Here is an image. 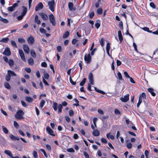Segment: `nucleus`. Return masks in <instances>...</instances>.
<instances>
[{
  "mask_svg": "<svg viewBox=\"0 0 158 158\" xmlns=\"http://www.w3.org/2000/svg\"><path fill=\"white\" fill-rule=\"evenodd\" d=\"M18 4L17 3H15L13 4L12 6H10L8 8V10L10 11H13L15 10V7H17Z\"/></svg>",
  "mask_w": 158,
  "mask_h": 158,
  "instance_id": "nucleus-5",
  "label": "nucleus"
},
{
  "mask_svg": "<svg viewBox=\"0 0 158 158\" xmlns=\"http://www.w3.org/2000/svg\"><path fill=\"white\" fill-rule=\"evenodd\" d=\"M57 104L55 102H54L53 105V108L55 111H56L57 110Z\"/></svg>",
  "mask_w": 158,
  "mask_h": 158,
  "instance_id": "nucleus-32",
  "label": "nucleus"
},
{
  "mask_svg": "<svg viewBox=\"0 0 158 158\" xmlns=\"http://www.w3.org/2000/svg\"><path fill=\"white\" fill-rule=\"evenodd\" d=\"M63 108L62 105L61 104H59L58 106V113H61L62 112V109Z\"/></svg>",
  "mask_w": 158,
  "mask_h": 158,
  "instance_id": "nucleus-25",
  "label": "nucleus"
},
{
  "mask_svg": "<svg viewBox=\"0 0 158 158\" xmlns=\"http://www.w3.org/2000/svg\"><path fill=\"white\" fill-rule=\"evenodd\" d=\"M118 35L119 40H120V42H121L123 40V37L122 35L121 32L120 31H118Z\"/></svg>",
  "mask_w": 158,
  "mask_h": 158,
  "instance_id": "nucleus-16",
  "label": "nucleus"
},
{
  "mask_svg": "<svg viewBox=\"0 0 158 158\" xmlns=\"http://www.w3.org/2000/svg\"><path fill=\"white\" fill-rule=\"evenodd\" d=\"M18 41L21 43H24L25 42V40L23 38H19L18 39Z\"/></svg>",
  "mask_w": 158,
  "mask_h": 158,
  "instance_id": "nucleus-39",
  "label": "nucleus"
},
{
  "mask_svg": "<svg viewBox=\"0 0 158 158\" xmlns=\"http://www.w3.org/2000/svg\"><path fill=\"white\" fill-rule=\"evenodd\" d=\"M5 87L8 89H10L11 87L10 84L7 82H6L4 84Z\"/></svg>",
  "mask_w": 158,
  "mask_h": 158,
  "instance_id": "nucleus-27",
  "label": "nucleus"
},
{
  "mask_svg": "<svg viewBox=\"0 0 158 158\" xmlns=\"http://www.w3.org/2000/svg\"><path fill=\"white\" fill-rule=\"evenodd\" d=\"M24 15H23L22 14L21 15L18 16L17 17V19L18 20H21L23 18V16Z\"/></svg>",
  "mask_w": 158,
  "mask_h": 158,
  "instance_id": "nucleus-59",
  "label": "nucleus"
},
{
  "mask_svg": "<svg viewBox=\"0 0 158 158\" xmlns=\"http://www.w3.org/2000/svg\"><path fill=\"white\" fill-rule=\"evenodd\" d=\"M102 9L101 8H99L97 10V13L98 14L101 15L102 13Z\"/></svg>",
  "mask_w": 158,
  "mask_h": 158,
  "instance_id": "nucleus-48",
  "label": "nucleus"
},
{
  "mask_svg": "<svg viewBox=\"0 0 158 158\" xmlns=\"http://www.w3.org/2000/svg\"><path fill=\"white\" fill-rule=\"evenodd\" d=\"M22 7L23 9V11L22 14L23 15H25L27 13V8L24 6H23Z\"/></svg>",
  "mask_w": 158,
  "mask_h": 158,
  "instance_id": "nucleus-33",
  "label": "nucleus"
},
{
  "mask_svg": "<svg viewBox=\"0 0 158 158\" xmlns=\"http://www.w3.org/2000/svg\"><path fill=\"white\" fill-rule=\"evenodd\" d=\"M148 91L153 96H155L156 95L155 93L154 92V89L152 88H149L148 89Z\"/></svg>",
  "mask_w": 158,
  "mask_h": 158,
  "instance_id": "nucleus-15",
  "label": "nucleus"
},
{
  "mask_svg": "<svg viewBox=\"0 0 158 158\" xmlns=\"http://www.w3.org/2000/svg\"><path fill=\"white\" fill-rule=\"evenodd\" d=\"M28 43L31 44H33L35 42V40L33 37L32 35H30L27 39Z\"/></svg>",
  "mask_w": 158,
  "mask_h": 158,
  "instance_id": "nucleus-8",
  "label": "nucleus"
},
{
  "mask_svg": "<svg viewBox=\"0 0 158 158\" xmlns=\"http://www.w3.org/2000/svg\"><path fill=\"white\" fill-rule=\"evenodd\" d=\"M2 129H3V132L5 134H7L8 132V131L7 129L4 126L2 127Z\"/></svg>",
  "mask_w": 158,
  "mask_h": 158,
  "instance_id": "nucleus-36",
  "label": "nucleus"
},
{
  "mask_svg": "<svg viewBox=\"0 0 158 158\" xmlns=\"http://www.w3.org/2000/svg\"><path fill=\"white\" fill-rule=\"evenodd\" d=\"M69 35V32L68 31H67L63 35V38H66L68 37Z\"/></svg>",
  "mask_w": 158,
  "mask_h": 158,
  "instance_id": "nucleus-30",
  "label": "nucleus"
},
{
  "mask_svg": "<svg viewBox=\"0 0 158 158\" xmlns=\"http://www.w3.org/2000/svg\"><path fill=\"white\" fill-rule=\"evenodd\" d=\"M9 40V38L8 37H6V38H4L0 40V42L4 43H6Z\"/></svg>",
  "mask_w": 158,
  "mask_h": 158,
  "instance_id": "nucleus-23",
  "label": "nucleus"
},
{
  "mask_svg": "<svg viewBox=\"0 0 158 158\" xmlns=\"http://www.w3.org/2000/svg\"><path fill=\"white\" fill-rule=\"evenodd\" d=\"M33 156L35 158H36L38 157V154L37 152L35 151H33Z\"/></svg>",
  "mask_w": 158,
  "mask_h": 158,
  "instance_id": "nucleus-53",
  "label": "nucleus"
},
{
  "mask_svg": "<svg viewBox=\"0 0 158 158\" xmlns=\"http://www.w3.org/2000/svg\"><path fill=\"white\" fill-rule=\"evenodd\" d=\"M0 21L3 22L4 23H7L9 22V21L8 20H7L6 19H4L3 18H2L1 19V20Z\"/></svg>",
  "mask_w": 158,
  "mask_h": 158,
  "instance_id": "nucleus-40",
  "label": "nucleus"
},
{
  "mask_svg": "<svg viewBox=\"0 0 158 158\" xmlns=\"http://www.w3.org/2000/svg\"><path fill=\"white\" fill-rule=\"evenodd\" d=\"M41 65L42 67H46L47 66V63L45 62H43L41 63Z\"/></svg>",
  "mask_w": 158,
  "mask_h": 158,
  "instance_id": "nucleus-56",
  "label": "nucleus"
},
{
  "mask_svg": "<svg viewBox=\"0 0 158 158\" xmlns=\"http://www.w3.org/2000/svg\"><path fill=\"white\" fill-rule=\"evenodd\" d=\"M35 21L38 24H40L41 23L40 20L38 19V17L37 15H36L35 17Z\"/></svg>",
  "mask_w": 158,
  "mask_h": 158,
  "instance_id": "nucleus-20",
  "label": "nucleus"
},
{
  "mask_svg": "<svg viewBox=\"0 0 158 158\" xmlns=\"http://www.w3.org/2000/svg\"><path fill=\"white\" fill-rule=\"evenodd\" d=\"M28 63L30 65H32L33 64V60L32 58H31L28 59Z\"/></svg>",
  "mask_w": 158,
  "mask_h": 158,
  "instance_id": "nucleus-35",
  "label": "nucleus"
},
{
  "mask_svg": "<svg viewBox=\"0 0 158 158\" xmlns=\"http://www.w3.org/2000/svg\"><path fill=\"white\" fill-rule=\"evenodd\" d=\"M11 45L14 47L15 48H17V44L14 41L11 40Z\"/></svg>",
  "mask_w": 158,
  "mask_h": 158,
  "instance_id": "nucleus-42",
  "label": "nucleus"
},
{
  "mask_svg": "<svg viewBox=\"0 0 158 158\" xmlns=\"http://www.w3.org/2000/svg\"><path fill=\"white\" fill-rule=\"evenodd\" d=\"M124 75L127 78H130V76H129V75L128 74L127 72L126 71H125L124 72Z\"/></svg>",
  "mask_w": 158,
  "mask_h": 158,
  "instance_id": "nucleus-57",
  "label": "nucleus"
},
{
  "mask_svg": "<svg viewBox=\"0 0 158 158\" xmlns=\"http://www.w3.org/2000/svg\"><path fill=\"white\" fill-rule=\"evenodd\" d=\"M8 63L9 64V65L10 67H12L14 64V62L13 60L12 59H10L9 60Z\"/></svg>",
  "mask_w": 158,
  "mask_h": 158,
  "instance_id": "nucleus-29",
  "label": "nucleus"
},
{
  "mask_svg": "<svg viewBox=\"0 0 158 158\" xmlns=\"http://www.w3.org/2000/svg\"><path fill=\"white\" fill-rule=\"evenodd\" d=\"M44 77L47 79H48L49 77V74L47 73H45L44 75Z\"/></svg>",
  "mask_w": 158,
  "mask_h": 158,
  "instance_id": "nucleus-51",
  "label": "nucleus"
},
{
  "mask_svg": "<svg viewBox=\"0 0 158 158\" xmlns=\"http://www.w3.org/2000/svg\"><path fill=\"white\" fill-rule=\"evenodd\" d=\"M24 114V113L22 110H19L17 111L15 115V117L17 119L20 120L24 118L23 117Z\"/></svg>",
  "mask_w": 158,
  "mask_h": 158,
  "instance_id": "nucleus-1",
  "label": "nucleus"
},
{
  "mask_svg": "<svg viewBox=\"0 0 158 158\" xmlns=\"http://www.w3.org/2000/svg\"><path fill=\"white\" fill-rule=\"evenodd\" d=\"M43 6V5L41 2L39 3L35 7V10L37 11L40 9H42Z\"/></svg>",
  "mask_w": 158,
  "mask_h": 158,
  "instance_id": "nucleus-10",
  "label": "nucleus"
},
{
  "mask_svg": "<svg viewBox=\"0 0 158 158\" xmlns=\"http://www.w3.org/2000/svg\"><path fill=\"white\" fill-rule=\"evenodd\" d=\"M10 52L9 48H6L3 53V54L8 56L10 55Z\"/></svg>",
  "mask_w": 158,
  "mask_h": 158,
  "instance_id": "nucleus-12",
  "label": "nucleus"
},
{
  "mask_svg": "<svg viewBox=\"0 0 158 158\" xmlns=\"http://www.w3.org/2000/svg\"><path fill=\"white\" fill-rule=\"evenodd\" d=\"M10 76L7 73L6 76V80L7 81H9L10 80Z\"/></svg>",
  "mask_w": 158,
  "mask_h": 158,
  "instance_id": "nucleus-37",
  "label": "nucleus"
},
{
  "mask_svg": "<svg viewBox=\"0 0 158 158\" xmlns=\"http://www.w3.org/2000/svg\"><path fill=\"white\" fill-rule=\"evenodd\" d=\"M150 5L151 7L153 8H156L155 5L153 2H151L150 4Z\"/></svg>",
  "mask_w": 158,
  "mask_h": 158,
  "instance_id": "nucleus-62",
  "label": "nucleus"
},
{
  "mask_svg": "<svg viewBox=\"0 0 158 158\" xmlns=\"http://www.w3.org/2000/svg\"><path fill=\"white\" fill-rule=\"evenodd\" d=\"M7 73L10 75V76H16V74L13 71L9 70L8 71Z\"/></svg>",
  "mask_w": 158,
  "mask_h": 158,
  "instance_id": "nucleus-18",
  "label": "nucleus"
},
{
  "mask_svg": "<svg viewBox=\"0 0 158 158\" xmlns=\"http://www.w3.org/2000/svg\"><path fill=\"white\" fill-rule=\"evenodd\" d=\"M129 94H127L125 95L123 97H121L120 98V100L124 102H127L129 99Z\"/></svg>",
  "mask_w": 158,
  "mask_h": 158,
  "instance_id": "nucleus-4",
  "label": "nucleus"
},
{
  "mask_svg": "<svg viewBox=\"0 0 158 158\" xmlns=\"http://www.w3.org/2000/svg\"><path fill=\"white\" fill-rule=\"evenodd\" d=\"M127 146L129 149H131L132 147V144L131 143H127Z\"/></svg>",
  "mask_w": 158,
  "mask_h": 158,
  "instance_id": "nucleus-45",
  "label": "nucleus"
},
{
  "mask_svg": "<svg viewBox=\"0 0 158 158\" xmlns=\"http://www.w3.org/2000/svg\"><path fill=\"white\" fill-rule=\"evenodd\" d=\"M40 31L41 33H45L46 31V30L43 28H40Z\"/></svg>",
  "mask_w": 158,
  "mask_h": 158,
  "instance_id": "nucleus-58",
  "label": "nucleus"
},
{
  "mask_svg": "<svg viewBox=\"0 0 158 158\" xmlns=\"http://www.w3.org/2000/svg\"><path fill=\"white\" fill-rule=\"evenodd\" d=\"M86 79V78H84L82 80V81L80 83V85L81 86H83L85 83Z\"/></svg>",
  "mask_w": 158,
  "mask_h": 158,
  "instance_id": "nucleus-38",
  "label": "nucleus"
},
{
  "mask_svg": "<svg viewBox=\"0 0 158 158\" xmlns=\"http://www.w3.org/2000/svg\"><path fill=\"white\" fill-rule=\"evenodd\" d=\"M100 24L99 23H98V21H97L96 22V23L95 24V27H96V28H97V29H98L100 26Z\"/></svg>",
  "mask_w": 158,
  "mask_h": 158,
  "instance_id": "nucleus-49",
  "label": "nucleus"
},
{
  "mask_svg": "<svg viewBox=\"0 0 158 158\" xmlns=\"http://www.w3.org/2000/svg\"><path fill=\"white\" fill-rule=\"evenodd\" d=\"M46 130L48 133L50 135L55 136V135L53 134V131L49 127H47L46 128Z\"/></svg>",
  "mask_w": 158,
  "mask_h": 158,
  "instance_id": "nucleus-14",
  "label": "nucleus"
},
{
  "mask_svg": "<svg viewBox=\"0 0 158 158\" xmlns=\"http://www.w3.org/2000/svg\"><path fill=\"white\" fill-rule=\"evenodd\" d=\"M41 17L44 20H47L48 19V17L44 13H42L41 14Z\"/></svg>",
  "mask_w": 158,
  "mask_h": 158,
  "instance_id": "nucleus-22",
  "label": "nucleus"
},
{
  "mask_svg": "<svg viewBox=\"0 0 158 158\" xmlns=\"http://www.w3.org/2000/svg\"><path fill=\"white\" fill-rule=\"evenodd\" d=\"M19 54L22 60L24 61H26V59L23 50L21 49H19Z\"/></svg>",
  "mask_w": 158,
  "mask_h": 158,
  "instance_id": "nucleus-9",
  "label": "nucleus"
},
{
  "mask_svg": "<svg viewBox=\"0 0 158 158\" xmlns=\"http://www.w3.org/2000/svg\"><path fill=\"white\" fill-rule=\"evenodd\" d=\"M25 100L28 102H31L33 101V99L30 97L26 96L25 98Z\"/></svg>",
  "mask_w": 158,
  "mask_h": 158,
  "instance_id": "nucleus-17",
  "label": "nucleus"
},
{
  "mask_svg": "<svg viewBox=\"0 0 158 158\" xmlns=\"http://www.w3.org/2000/svg\"><path fill=\"white\" fill-rule=\"evenodd\" d=\"M69 81L73 85H75L76 84V83L75 82L73 81L71 78V76H70L69 77Z\"/></svg>",
  "mask_w": 158,
  "mask_h": 158,
  "instance_id": "nucleus-47",
  "label": "nucleus"
},
{
  "mask_svg": "<svg viewBox=\"0 0 158 158\" xmlns=\"http://www.w3.org/2000/svg\"><path fill=\"white\" fill-rule=\"evenodd\" d=\"M74 114L73 111L72 110H70L69 111V115L70 116H73Z\"/></svg>",
  "mask_w": 158,
  "mask_h": 158,
  "instance_id": "nucleus-63",
  "label": "nucleus"
},
{
  "mask_svg": "<svg viewBox=\"0 0 158 158\" xmlns=\"http://www.w3.org/2000/svg\"><path fill=\"white\" fill-rule=\"evenodd\" d=\"M48 4L50 9L51 11L53 12L54 10V0H52L51 1L48 2Z\"/></svg>",
  "mask_w": 158,
  "mask_h": 158,
  "instance_id": "nucleus-2",
  "label": "nucleus"
},
{
  "mask_svg": "<svg viewBox=\"0 0 158 158\" xmlns=\"http://www.w3.org/2000/svg\"><path fill=\"white\" fill-rule=\"evenodd\" d=\"M94 88L95 89V90L96 92H98L102 94H105V92H104V91H103L101 90H100L98 89L96 87H94Z\"/></svg>",
  "mask_w": 158,
  "mask_h": 158,
  "instance_id": "nucleus-31",
  "label": "nucleus"
},
{
  "mask_svg": "<svg viewBox=\"0 0 158 158\" xmlns=\"http://www.w3.org/2000/svg\"><path fill=\"white\" fill-rule=\"evenodd\" d=\"M14 126L16 128H18L19 127V125L17 122L15 121H14Z\"/></svg>",
  "mask_w": 158,
  "mask_h": 158,
  "instance_id": "nucleus-55",
  "label": "nucleus"
},
{
  "mask_svg": "<svg viewBox=\"0 0 158 158\" xmlns=\"http://www.w3.org/2000/svg\"><path fill=\"white\" fill-rule=\"evenodd\" d=\"M106 137L108 138H109L111 139H114V137L112 135H110V133H108L106 134Z\"/></svg>",
  "mask_w": 158,
  "mask_h": 158,
  "instance_id": "nucleus-34",
  "label": "nucleus"
},
{
  "mask_svg": "<svg viewBox=\"0 0 158 158\" xmlns=\"http://www.w3.org/2000/svg\"><path fill=\"white\" fill-rule=\"evenodd\" d=\"M4 153L9 156L11 158L12 156L11 152L9 150H5L4 151Z\"/></svg>",
  "mask_w": 158,
  "mask_h": 158,
  "instance_id": "nucleus-21",
  "label": "nucleus"
},
{
  "mask_svg": "<svg viewBox=\"0 0 158 158\" xmlns=\"http://www.w3.org/2000/svg\"><path fill=\"white\" fill-rule=\"evenodd\" d=\"M114 113L117 115L120 114V112L117 109H116L114 110Z\"/></svg>",
  "mask_w": 158,
  "mask_h": 158,
  "instance_id": "nucleus-54",
  "label": "nucleus"
},
{
  "mask_svg": "<svg viewBox=\"0 0 158 158\" xmlns=\"http://www.w3.org/2000/svg\"><path fill=\"white\" fill-rule=\"evenodd\" d=\"M119 27L121 29V30H123V23L122 21H121L119 24Z\"/></svg>",
  "mask_w": 158,
  "mask_h": 158,
  "instance_id": "nucleus-44",
  "label": "nucleus"
},
{
  "mask_svg": "<svg viewBox=\"0 0 158 158\" xmlns=\"http://www.w3.org/2000/svg\"><path fill=\"white\" fill-rule=\"evenodd\" d=\"M93 134L94 136H97L99 135L100 133L99 131L97 130H95L93 131Z\"/></svg>",
  "mask_w": 158,
  "mask_h": 158,
  "instance_id": "nucleus-19",
  "label": "nucleus"
},
{
  "mask_svg": "<svg viewBox=\"0 0 158 158\" xmlns=\"http://www.w3.org/2000/svg\"><path fill=\"white\" fill-rule=\"evenodd\" d=\"M88 78L89 82L90 85H94L93 75L92 73H90L89 74Z\"/></svg>",
  "mask_w": 158,
  "mask_h": 158,
  "instance_id": "nucleus-6",
  "label": "nucleus"
},
{
  "mask_svg": "<svg viewBox=\"0 0 158 158\" xmlns=\"http://www.w3.org/2000/svg\"><path fill=\"white\" fill-rule=\"evenodd\" d=\"M30 52H31V55L32 57H36V54H35V51H34V50H33V49L31 50Z\"/></svg>",
  "mask_w": 158,
  "mask_h": 158,
  "instance_id": "nucleus-26",
  "label": "nucleus"
},
{
  "mask_svg": "<svg viewBox=\"0 0 158 158\" xmlns=\"http://www.w3.org/2000/svg\"><path fill=\"white\" fill-rule=\"evenodd\" d=\"M68 7L69 10L72 11H74L76 10V8L74 7L73 5L72 2L69 3Z\"/></svg>",
  "mask_w": 158,
  "mask_h": 158,
  "instance_id": "nucleus-11",
  "label": "nucleus"
},
{
  "mask_svg": "<svg viewBox=\"0 0 158 158\" xmlns=\"http://www.w3.org/2000/svg\"><path fill=\"white\" fill-rule=\"evenodd\" d=\"M146 94L144 93H142L139 96V98H140L142 100V98H146Z\"/></svg>",
  "mask_w": 158,
  "mask_h": 158,
  "instance_id": "nucleus-24",
  "label": "nucleus"
},
{
  "mask_svg": "<svg viewBox=\"0 0 158 158\" xmlns=\"http://www.w3.org/2000/svg\"><path fill=\"white\" fill-rule=\"evenodd\" d=\"M49 18L50 22L53 26H55L56 24V23L55 17L52 14H51L49 15Z\"/></svg>",
  "mask_w": 158,
  "mask_h": 158,
  "instance_id": "nucleus-3",
  "label": "nucleus"
},
{
  "mask_svg": "<svg viewBox=\"0 0 158 158\" xmlns=\"http://www.w3.org/2000/svg\"><path fill=\"white\" fill-rule=\"evenodd\" d=\"M21 102L22 106H23L25 107H27V106L26 104V103L24 102L23 101H21Z\"/></svg>",
  "mask_w": 158,
  "mask_h": 158,
  "instance_id": "nucleus-60",
  "label": "nucleus"
},
{
  "mask_svg": "<svg viewBox=\"0 0 158 158\" xmlns=\"http://www.w3.org/2000/svg\"><path fill=\"white\" fill-rule=\"evenodd\" d=\"M142 102V100L141 99H140H140L139 98V101H138V103L137 104V107H139L140 104H141V103Z\"/></svg>",
  "mask_w": 158,
  "mask_h": 158,
  "instance_id": "nucleus-50",
  "label": "nucleus"
},
{
  "mask_svg": "<svg viewBox=\"0 0 158 158\" xmlns=\"http://www.w3.org/2000/svg\"><path fill=\"white\" fill-rule=\"evenodd\" d=\"M23 49L25 52L27 54H28L29 52V49L28 46L26 44L23 45Z\"/></svg>",
  "mask_w": 158,
  "mask_h": 158,
  "instance_id": "nucleus-13",
  "label": "nucleus"
},
{
  "mask_svg": "<svg viewBox=\"0 0 158 158\" xmlns=\"http://www.w3.org/2000/svg\"><path fill=\"white\" fill-rule=\"evenodd\" d=\"M40 150L41 151V152H43V153L44 156L46 158H47L48 155L46 154V152H45V150L43 149H40Z\"/></svg>",
  "mask_w": 158,
  "mask_h": 158,
  "instance_id": "nucleus-46",
  "label": "nucleus"
},
{
  "mask_svg": "<svg viewBox=\"0 0 158 158\" xmlns=\"http://www.w3.org/2000/svg\"><path fill=\"white\" fill-rule=\"evenodd\" d=\"M104 40L103 38L101 39L100 41V44L101 45L102 47H103L104 45Z\"/></svg>",
  "mask_w": 158,
  "mask_h": 158,
  "instance_id": "nucleus-41",
  "label": "nucleus"
},
{
  "mask_svg": "<svg viewBox=\"0 0 158 158\" xmlns=\"http://www.w3.org/2000/svg\"><path fill=\"white\" fill-rule=\"evenodd\" d=\"M118 78L119 80H122L123 78L121 73L120 72H118L117 73Z\"/></svg>",
  "mask_w": 158,
  "mask_h": 158,
  "instance_id": "nucleus-43",
  "label": "nucleus"
},
{
  "mask_svg": "<svg viewBox=\"0 0 158 158\" xmlns=\"http://www.w3.org/2000/svg\"><path fill=\"white\" fill-rule=\"evenodd\" d=\"M84 154L86 158H89V156L87 153L86 152H84Z\"/></svg>",
  "mask_w": 158,
  "mask_h": 158,
  "instance_id": "nucleus-61",
  "label": "nucleus"
},
{
  "mask_svg": "<svg viewBox=\"0 0 158 158\" xmlns=\"http://www.w3.org/2000/svg\"><path fill=\"white\" fill-rule=\"evenodd\" d=\"M45 103V102L44 100H42L40 102V106L41 108H42L44 106V104Z\"/></svg>",
  "mask_w": 158,
  "mask_h": 158,
  "instance_id": "nucleus-28",
  "label": "nucleus"
},
{
  "mask_svg": "<svg viewBox=\"0 0 158 158\" xmlns=\"http://www.w3.org/2000/svg\"><path fill=\"white\" fill-rule=\"evenodd\" d=\"M10 137L12 140H15V136L13 135H10Z\"/></svg>",
  "mask_w": 158,
  "mask_h": 158,
  "instance_id": "nucleus-64",
  "label": "nucleus"
},
{
  "mask_svg": "<svg viewBox=\"0 0 158 158\" xmlns=\"http://www.w3.org/2000/svg\"><path fill=\"white\" fill-rule=\"evenodd\" d=\"M67 151L69 152H74V150L72 148H68L67 149Z\"/></svg>",
  "mask_w": 158,
  "mask_h": 158,
  "instance_id": "nucleus-52",
  "label": "nucleus"
},
{
  "mask_svg": "<svg viewBox=\"0 0 158 158\" xmlns=\"http://www.w3.org/2000/svg\"><path fill=\"white\" fill-rule=\"evenodd\" d=\"M91 59V57L89 54L88 55H85L84 57V60L86 61V63H89L90 62Z\"/></svg>",
  "mask_w": 158,
  "mask_h": 158,
  "instance_id": "nucleus-7",
  "label": "nucleus"
}]
</instances>
